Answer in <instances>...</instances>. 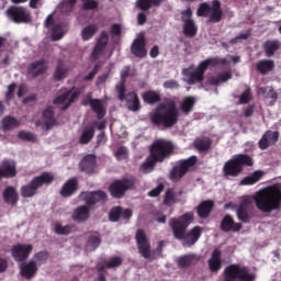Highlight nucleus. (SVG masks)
I'll return each instance as SVG.
<instances>
[{
    "mask_svg": "<svg viewBox=\"0 0 281 281\" xmlns=\"http://www.w3.org/2000/svg\"><path fill=\"white\" fill-rule=\"evenodd\" d=\"M254 202L262 213H271L281 207V191L278 186H271L257 191L254 196H244L237 210V217L240 222L249 221L248 211Z\"/></svg>",
    "mask_w": 281,
    "mask_h": 281,
    "instance_id": "f257e3e1",
    "label": "nucleus"
},
{
    "mask_svg": "<svg viewBox=\"0 0 281 281\" xmlns=\"http://www.w3.org/2000/svg\"><path fill=\"white\" fill-rule=\"evenodd\" d=\"M192 220H193V214L187 213L181 217H179L178 220L172 218L169 221V225L173 232L175 238L181 239L182 246L184 248H189L193 246L201 236L202 229L199 226H195L194 228L191 229L190 233L184 235L186 228L192 223Z\"/></svg>",
    "mask_w": 281,
    "mask_h": 281,
    "instance_id": "f03ea898",
    "label": "nucleus"
},
{
    "mask_svg": "<svg viewBox=\"0 0 281 281\" xmlns=\"http://www.w3.org/2000/svg\"><path fill=\"white\" fill-rule=\"evenodd\" d=\"M172 153V144L166 139H157L150 147V156L140 166L143 173H150L155 169V164L162 162Z\"/></svg>",
    "mask_w": 281,
    "mask_h": 281,
    "instance_id": "7ed1b4c3",
    "label": "nucleus"
},
{
    "mask_svg": "<svg viewBox=\"0 0 281 281\" xmlns=\"http://www.w3.org/2000/svg\"><path fill=\"white\" fill-rule=\"evenodd\" d=\"M228 59H232L234 64L239 61L238 56H231L228 55L226 58L216 59V58H209L200 63L196 69L193 67H189L182 70V75L184 76V82L188 85H195V82H201L203 80V74L207 66L211 64H226Z\"/></svg>",
    "mask_w": 281,
    "mask_h": 281,
    "instance_id": "20e7f679",
    "label": "nucleus"
},
{
    "mask_svg": "<svg viewBox=\"0 0 281 281\" xmlns=\"http://www.w3.org/2000/svg\"><path fill=\"white\" fill-rule=\"evenodd\" d=\"M150 122L156 126H164V128H171L178 122V111L175 102L159 105L155 112L150 114Z\"/></svg>",
    "mask_w": 281,
    "mask_h": 281,
    "instance_id": "39448f33",
    "label": "nucleus"
},
{
    "mask_svg": "<svg viewBox=\"0 0 281 281\" xmlns=\"http://www.w3.org/2000/svg\"><path fill=\"white\" fill-rule=\"evenodd\" d=\"M55 177L53 173L44 172L38 177H35L29 184H25L21 188V195L24 199L34 198L37 193V190L44 186L53 183Z\"/></svg>",
    "mask_w": 281,
    "mask_h": 281,
    "instance_id": "423d86ee",
    "label": "nucleus"
},
{
    "mask_svg": "<svg viewBox=\"0 0 281 281\" xmlns=\"http://www.w3.org/2000/svg\"><path fill=\"white\" fill-rule=\"evenodd\" d=\"M254 165L252 159L247 155H235L233 159L228 160L224 168V176L225 177H237L243 166L251 167Z\"/></svg>",
    "mask_w": 281,
    "mask_h": 281,
    "instance_id": "0eeeda50",
    "label": "nucleus"
},
{
    "mask_svg": "<svg viewBox=\"0 0 281 281\" xmlns=\"http://www.w3.org/2000/svg\"><path fill=\"white\" fill-rule=\"evenodd\" d=\"M255 276L248 268L240 265H229L224 270V281H254Z\"/></svg>",
    "mask_w": 281,
    "mask_h": 281,
    "instance_id": "6e6552de",
    "label": "nucleus"
},
{
    "mask_svg": "<svg viewBox=\"0 0 281 281\" xmlns=\"http://www.w3.org/2000/svg\"><path fill=\"white\" fill-rule=\"evenodd\" d=\"M196 164V157L192 156L186 160L180 161L170 172V180L178 182L184 175Z\"/></svg>",
    "mask_w": 281,
    "mask_h": 281,
    "instance_id": "1a4fd4ad",
    "label": "nucleus"
},
{
    "mask_svg": "<svg viewBox=\"0 0 281 281\" xmlns=\"http://www.w3.org/2000/svg\"><path fill=\"white\" fill-rule=\"evenodd\" d=\"M135 186V179H124L123 181H115L110 187V193L115 199H122L124 193Z\"/></svg>",
    "mask_w": 281,
    "mask_h": 281,
    "instance_id": "9d476101",
    "label": "nucleus"
},
{
    "mask_svg": "<svg viewBox=\"0 0 281 281\" xmlns=\"http://www.w3.org/2000/svg\"><path fill=\"white\" fill-rule=\"evenodd\" d=\"M79 200L88 206L95 205L98 203H106L108 196L104 191H93V192H81Z\"/></svg>",
    "mask_w": 281,
    "mask_h": 281,
    "instance_id": "9b49d317",
    "label": "nucleus"
},
{
    "mask_svg": "<svg viewBox=\"0 0 281 281\" xmlns=\"http://www.w3.org/2000/svg\"><path fill=\"white\" fill-rule=\"evenodd\" d=\"M136 240L138 245V252L142 255V257L146 260H154L155 255L150 250V244L148 243V239H146V234L144 233V231H137Z\"/></svg>",
    "mask_w": 281,
    "mask_h": 281,
    "instance_id": "f8f14e48",
    "label": "nucleus"
},
{
    "mask_svg": "<svg viewBox=\"0 0 281 281\" xmlns=\"http://www.w3.org/2000/svg\"><path fill=\"white\" fill-rule=\"evenodd\" d=\"M80 93L75 90H63V93H60L54 101L59 109L66 110L70 104H72L74 101L78 100Z\"/></svg>",
    "mask_w": 281,
    "mask_h": 281,
    "instance_id": "ddd939ff",
    "label": "nucleus"
},
{
    "mask_svg": "<svg viewBox=\"0 0 281 281\" xmlns=\"http://www.w3.org/2000/svg\"><path fill=\"white\" fill-rule=\"evenodd\" d=\"M7 15L15 23L31 22V14L23 7H11L7 10Z\"/></svg>",
    "mask_w": 281,
    "mask_h": 281,
    "instance_id": "4468645a",
    "label": "nucleus"
},
{
    "mask_svg": "<svg viewBox=\"0 0 281 281\" xmlns=\"http://www.w3.org/2000/svg\"><path fill=\"white\" fill-rule=\"evenodd\" d=\"M33 251V245L31 244H19L12 247V257L15 261L26 260Z\"/></svg>",
    "mask_w": 281,
    "mask_h": 281,
    "instance_id": "2eb2a0df",
    "label": "nucleus"
},
{
    "mask_svg": "<svg viewBox=\"0 0 281 281\" xmlns=\"http://www.w3.org/2000/svg\"><path fill=\"white\" fill-rule=\"evenodd\" d=\"M38 271L36 261L30 260L20 265V274L26 280L33 279Z\"/></svg>",
    "mask_w": 281,
    "mask_h": 281,
    "instance_id": "dca6fc26",
    "label": "nucleus"
},
{
    "mask_svg": "<svg viewBox=\"0 0 281 281\" xmlns=\"http://www.w3.org/2000/svg\"><path fill=\"white\" fill-rule=\"evenodd\" d=\"M223 11L221 9V3L218 0H213L211 2V7L209 10V14L206 15L207 21L212 23H217L222 20Z\"/></svg>",
    "mask_w": 281,
    "mask_h": 281,
    "instance_id": "f3484780",
    "label": "nucleus"
},
{
    "mask_svg": "<svg viewBox=\"0 0 281 281\" xmlns=\"http://www.w3.org/2000/svg\"><path fill=\"white\" fill-rule=\"evenodd\" d=\"M132 53L138 57L146 56V37L144 36V33L138 34L132 44Z\"/></svg>",
    "mask_w": 281,
    "mask_h": 281,
    "instance_id": "a211bd4d",
    "label": "nucleus"
},
{
    "mask_svg": "<svg viewBox=\"0 0 281 281\" xmlns=\"http://www.w3.org/2000/svg\"><path fill=\"white\" fill-rule=\"evenodd\" d=\"M71 218L77 224L86 223L90 218V209L87 205L76 207Z\"/></svg>",
    "mask_w": 281,
    "mask_h": 281,
    "instance_id": "6ab92c4d",
    "label": "nucleus"
},
{
    "mask_svg": "<svg viewBox=\"0 0 281 281\" xmlns=\"http://www.w3.org/2000/svg\"><path fill=\"white\" fill-rule=\"evenodd\" d=\"M97 169V157L94 155L86 156L80 162V170L87 175H92Z\"/></svg>",
    "mask_w": 281,
    "mask_h": 281,
    "instance_id": "aec40b11",
    "label": "nucleus"
},
{
    "mask_svg": "<svg viewBox=\"0 0 281 281\" xmlns=\"http://www.w3.org/2000/svg\"><path fill=\"white\" fill-rule=\"evenodd\" d=\"M279 133L268 131L263 134L258 145L261 150H266L268 147L274 145L278 142Z\"/></svg>",
    "mask_w": 281,
    "mask_h": 281,
    "instance_id": "412c9836",
    "label": "nucleus"
},
{
    "mask_svg": "<svg viewBox=\"0 0 281 281\" xmlns=\"http://www.w3.org/2000/svg\"><path fill=\"white\" fill-rule=\"evenodd\" d=\"M221 229L225 233H237L241 229V225L240 223H234V220L231 215H225L221 224Z\"/></svg>",
    "mask_w": 281,
    "mask_h": 281,
    "instance_id": "4be33fe9",
    "label": "nucleus"
},
{
    "mask_svg": "<svg viewBox=\"0 0 281 281\" xmlns=\"http://www.w3.org/2000/svg\"><path fill=\"white\" fill-rule=\"evenodd\" d=\"M108 42H109V33L102 32L91 55L93 59H98L100 55H102V52L104 50V47L106 46Z\"/></svg>",
    "mask_w": 281,
    "mask_h": 281,
    "instance_id": "5701e85b",
    "label": "nucleus"
},
{
    "mask_svg": "<svg viewBox=\"0 0 281 281\" xmlns=\"http://www.w3.org/2000/svg\"><path fill=\"white\" fill-rule=\"evenodd\" d=\"M128 76H135V74L131 72V67L126 66L122 69L121 71V82L119 85H116V91L119 93V100H124V82H126V78H128Z\"/></svg>",
    "mask_w": 281,
    "mask_h": 281,
    "instance_id": "b1692460",
    "label": "nucleus"
},
{
    "mask_svg": "<svg viewBox=\"0 0 281 281\" xmlns=\"http://www.w3.org/2000/svg\"><path fill=\"white\" fill-rule=\"evenodd\" d=\"M78 190V180L76 178L69 179L61 188L60 195L64 198L71 196Z\"/></svg>",
    "mask_w": 281,
    "mask_h": 281,
    "instance_id": "393cba45",
    "label": "nucleus"
},
{
    "mask_svg": "<svg viewBox=\"0 0 281 281\" xmlns=\"http://www.w3.org/2000/svg\"><path fill=\"white\" fill-rule=\"evenodd\" d=\"M21 122L18 121L13 116H5L0 122V131H3L4 133H8V131H13V128H18L20 126Z\"/></svg>",
    "mask_w": 281,
    "mask_h": 281,
    "instance_id": "a878e982",
    "label": "nucleus"
},
{
    "mask_svg": "<svg viewBox=\"0 0 281 281\" xmlns=\"http://www.w3.org/2000/svg\"><path fill=\"white\" fill-rule=\"evenodd\" d=\"M3 201L9 205H15L19 202V193L15 188L8 187L3 191Z\"/></svg>",
    "mask_w": 281,
    "mask_h": 281,
    "instance_id": "bb28decb",
    "label": "nucleus"
},
{
    "mask_svg": "<svg viewBox=\"0 0 281 281\" xmlns=\"http://www.w3.org/2000/svg\"><path fill=\"white\" fill-rule=\"evenodd\" d=\"M47 70V63L45 60H37L29 67V74L30 76H41V74H44V71Z\"/></svg>",
    "mask_w": 281,
    "mask_h": 281,
    "instance_id": "cd10ccee",
    "label": "nucleus"
},
{
    "mask_svg": "<svg viewBox=\"0 0 281 281\" xmlns=\"http://www.w3.org/2000/svg\"><path fill=\"white\" fill-rule=\"evenodd\" d=\"M263 175H265V172L262 170H256L252 175L245 177L240 181V186H244V187L255 186L256 183H258L261 180Z\"/></svg>",
    "mask_w": 281,
    "mask_h": 281,
    "instance_id": "c85d7f7f",
    "label": "nucleus"
},
{
    "mask_svg": "<svg viewBox=\"0 0 281 281\" xmlns=\"http://www.w3.org/2000/svg\"><path fill=\"white\" fill-rule=\"evenodd\" d=\"M89 104L94 113H97L98 120H102V117L106 115V108L104 106V103L99 99H91Z\"/></svg>",
    "mask_w": 281,
    "mask_h": 281,
    "instance_id": "c756f323",
    "label": "nucleus"
},
{
    "mask_svg": "<svg viewBox=\"0 0 281 281\" xmlns=\"http://www.w3.org/2000/svg\"><path fill=\"white\" fill-rule=\"evenodd\" d=\"M56 120L54 119L53 108H47L43 112V126L46 131H49L52 126H55Z\"/></svg>",
    "mask_w": 281,
    "mask_h": 281,
    "instance_id": "7c9ffc66",
    "label": "nucleus"
},
{
    "mask_svg": "<svg viewBox=\"0 0 281 281\" xmlns=\"http://www.w3.org/2000/svg\"><path fill=\"white\" fill-rule=\"evenodd\" d=\"M209 268L211 272H217L221 269V251L214 249L211 258L209 259Z\"/></svg>",
    "mask_w": 281,
    "mask_h": 281,
    "instance_id": "2f4dec72",
    "label": "nucleus"
},
{
    "mask_svg": "<svg viewBox=\"0 0 281 281\" xmlns=\"http://www.w3.org/2000/svg\"><path fill=\"white\" fill-rule=\"evenodd\" d=\"M95 130L92 126H87L82 130L81 135L79 137V143L81 145H88L94 137Z\"/></svg>",
    "mask_w": 281,
    "mask_h": 281,
    "instance_id": "473e14b6",
    "label": "nucleus"
},
{
    "mask_svg": "<svg viewBox=\"0 0 281 281\" xmlns=\"http://www.w3.org/2000/svg\"><path fill=\"white\" fill-rule=\"evenodd\" d=\"M4 178H13L16 175L15 162L13 160H3L2 169Z\"/></svg>",
    "mask_w": 281,
    "mask_h": 281,
    "instance_id": "72a5a7b5",
    "label": "nucleus"
},
{
    "mask_svg": "<svg viewBox=\"0 0 281 281\" xmlns=\"http://www.w3.org/2000/svg\"><path fill=\"white\" fill-rule=\"evenodd\" d=\"M69 74V67L65 63H59L54 71V80H65Z\"/></svg>",
    "mask_w": 281,
    "mask_h": 281,
    "instance_id": "f704fd0d",
    "label": "nucleus"
},
{
    "mask_svg": "<svg viewBox=\"0 0 281 281\" xmlns=\"http://www.w3.org/2000/svg\"><path fill=\"white\" fill-rule=\"evenodd\" d=\"M214 203L211 200L203 201L199 206H198V215L201 218H206L211 211L213 210Z\"/></svg>",
    "mask_w": 281,
    "mask_h": 281,
    "instance_id": "c9c22d12",
    "label": "nucleus"
},
{
    "mask_svg": "<svg viewBox=\"0 0 281 281\" xmlns=\"http://www.w3.org/2000/svg\"><path fill=\"white\" fill-rule=\"evenodd\" d=\"M126 102L130 111H139V98L135 92L127 94Z\"/></svg>",
    "mask_w": 281,
    "mask_h": 281,
    "instance_id": "e433bc0d",
    "label": "nucleus"
},
{
    "mask_svg": "<svg viewBox=\"0 0 281 281\" xmlns=\"http://www.w3.org/2000/svg\"><path fill=\"white\" fill-rule=\"evenodd\" d=\"M100 247V236L97 234L91 235L86 244V251L92 252Z\"/></svg>",
    "mask_w": 281,
    "mask_h": 281,
    "instance_id": "4c0bfd02",
    "label": "nucleus"
},
{
    "mask_svg": "<svg viewBox=\"0 0 281 281\" xmlns=\"http://www.w3.org/2000/svg\"><path fill=\"white\" fill-rule=\"evenodd\" d=\"M99 31V26L95 24H89L81 31L82 40L89 41L91 37H93L97 32Z\"/></svg>",
    "mask_w": 281,
    "mask_h": 281,
    "instance_id": "58836bf2",
    "label": "nucleus"
},
{
    "mask_svg": "<svg viewBox=\"0 0 281 281\" xmlns=\"http://www.w3.org/2000/svg\"><path fill=\"white\" fill-rule=\"evenodd\" d=\"M194 104H195V99L193 97H187L183 99V101L180 104V111H182L184 115H188V113L192 111Z\"/></svg>",
    "mask_w": 281,
    "mask_h": 281,
    "instance_id": "ea45409f",
    "label": "nucleus"
},
{
    "mask_svg": "<svg viewBox=\"0 0 281 281\" xmlns=\"http://www.w3.org/2000/svg\"><path fill=\"white\" fill-rule=\"evenodd\" d=\"M143 100L147 102V104H155L161 100V95L158 92L149 90L143 94Z\"/></svg>",
    "mask_w": 281,
    "mask_h": 281,
    "instance_id": "a19ab883",
    "label": "nucleus"
},
{
    "mask_svg": "<svg viewBox=\"0 0 281 281\" xmlns=\"http://www.w3.org/2000/svg\"><path fill=\"white\" fill-rule=\"evenodd\" d=\"M67 33V29H65L60 24H55L52 30V40L53 41H59L64 37V35Z\"/></svg>",
    "mask_w": 281,
    "mask_h": 281,
    "instance_id": "79ce46f5",
    "label": "nucleus"
},
{
    "mask_svg": "<svg viewBox=\"0 0 281 281\" xmlns=\"http://www.w3.org/2000/svg\"><path fill=\"white\" fill-rule=\"evenodd\" d=\"M273 67H274V64L272 60H260L257 64V69L262 75L268 74V71H272Z\"/></svg>",
    "mask_w": 281,
    "mask_h": 281,
    "instance_id": "37998d69",
    "label": "nucleus"
},
{
    "mask_svg": "<svg viewBox=\"0 0 281 281\" xmlns=\"http://www.w3.org/2000/svg\"><path fill=\"white\" fill-rule=\"evenodd\" d=\"M196 257L194 255H186L178 259V266L180 268H187L193 265L196 261Z\"/></svg>",
    "mask_w": 281,
    "mask_h": 281,
    "instance_id": "c03bdc74",
    "label": "nucleus"
},
{
    "mask_svg": "<svg viewBox=\"0 0 281 281\" xmlns=\"http://www.w3.org/2000/svg\"><path fill=\"white\" fill-rule=\"evenodd\" d=\"M196 25L193 20L183 22V33L189 36L193 37L196 34Z\"/></svg>",
    "mask_w": 281,
    "mask_h": 281,
    "instance_id": "a18cd8bd",
    "label": "nucleus"
},
{
    "mask_svg": "<svg viewBox=\"0 0 281 281\" xmlns=\"http://www.w3.org/2000/svg\"><path fill=\"white\" fill-rule=\"evenodd\" d=\"M194 147L199 151H206L211 147V142L209 138H199V139H195Z\"/></svg>",
    "mask_w": 281,
    "mask_h": 281,
    "instance_id": "49530a36",
    "label": "nucleus"
},
{
    "mask_svg": "<svg viewBox=\"0 0 281 281\" xmlns=\"http://www.w3.org/2000/svg\"><path fill=\"white\" fill-rule=\"evenodd\" d=\"M71 225H63L60 223H55L54 231L57 235H69L72 232Z\"/></svg>",
    "mask_w": 281,
    "mask_h": 281,
    "instance_id": "de8ad7c7",
    "label": "nucleus"
},
{
    "mask_svg": "<svg viewBox=\"0 0 281 281\" xmlns=\"http://www.w3.org/2000/svg\"><path fill=\"white\" fill-rule=\"evenodd\" d=\"M258 94L263 95L265 98L270 99V102H276L277 100V93L271 88H259Z\"/></svg>",
    "mask_w": 281,
    "mask_h": 281,
    "instance_id": "09e8293b",
    "label": "nucleus"
},
{
    "mask_svg": "<svg viewBox=\"0 0 281 281\" xmlns=\"http://www.w3.org/2000/svg\"><path fill=\"white\" fill-rule=\"evenodd\" d=\"M231 78H232V74L231 71H227V72L221 74L218 78L216 77L210 78L209 82L210 85H220V82H227V80H231Z\"/></svg>",
    "mask_w": 281,
    "mask_h": 281,
    "instance_id": "8fccbe9b",
    "label": "nucleus"
},
{
    "mask_svg": "<svg viewBox=\"0 0 281 281\" xmlns=\"http://www.w3.org/2000/svg\"><path fill=\"white\" fill-rule=\"evenodd\" d=\"M177 202V194L172 189L166 191L164 204L167 206H172Z\"/></svg>",
    "mask_w": 281,
    "mask_h": 281,
    "instance_id": "3c124183",
    "label": "nucleus"
},
{
    "mask_svg": "<svg viewBox=\"0 0 281 281\" xmlns=\"http://www.w3.org/2000/svg\"><path fill=\"white\" fill-rule=\"evenodd\" d=\"M263 47L267 56H272L273 53L279 48V43L278 41H268Z\"/></svg>",
    "mask_w": 281,
    "mask_h": 281,
    "instance_id": "603ef678",
    "label": "nucleus"
},
{
    "mask_svg": "<svg viewBox=\"0 0 281 281\" xmlns=\"http://www.w3.org/2000/svg\"><path fill=\"white\" fill-rule=\"evenodd\" d=\"M120 266H122V258L113 257L102 268H99V270L113 269V268H117Z\"/></svg>",
    "mask_w": 281,
    "mask_h": 281,
    "instance_id": "864d4df0",
    "label": "nucleus"
},
{
    "mask_svg": "<svg viewBox=\"0 0 281 281\" xmlns=\"http://www.w3.org/2000/svg\"><path fill=\"white\" fill-rule=\"evenodd\" d=\"M211 9V2H203L199 5L198 10H196V15L198 16H204L207 18V14L210 12Z\"/></svg>",
    "mask_w": 281,
    "mask_h": 281,
    "instance_id": "5fc2aeb1",
    "label": "nucleus"
},
{
    "mask_svg": "<svg viewBox=\"0 0 281 281\" xmlns=\"http://www.w3.org/2000/svg\"><path fill=\"white\" fill-rule=\"evenodd\" d=\"M18 137H19V139L24 140V142H35L36 140L35 134H33L31 132H26V131H20L18 133Z\"/></svg>",
    "mask_w": 281,
    "mask_h": 281,
    "instance_id": "6e6d98bb",
    "label": "nucleus"
},
{
    "mask_svg": "<svg viewBox=\"0 0 281 281\" xmlns=\"http://www.w3.org/2000/svg\"><path fill=\"white\" fill-rule=\"evenodd\" d=\"M77 0H64L59 4V9L63 13H67L68 11H71L74 5L76 4Z\"/></svg>",
    "mask_w": 281,
    "mask_h": 281,
    "instance_id": "4d7b16f0",
    "label": "nucleus"
},
{
    "mask_svg": "<svg viewBox=\"0 0 281 281\" xmlns=\"http://www.w3.org/2000/svg\"><path fill=\"white\" fill-rule=\"evenodd\" d=\"M120 217H122V207H120V206L113 207L110 211V221L115 223V222L120 221Z\"/></svg>",
    "mask_w": 281,
    "mask_h": 281,
    "instance_id": "13d9d810",
    "label": "nucleus"
},
{
    "mask_svg": "<svg viewBox=\"0 0 281 281\" xmlns=\"http://www.w3.org/2000/svg\"><path fill=\"white\" fill-rule=\"evenodd\" d=\"M48 259V254L46 251H40L34 255V262L36 265H43L47 261Z\"/></svg>",
    "mask_w": 281,
    "mask_h": 281,
    "instance_id": "bf43d9fd",
    "label": "nucleus"
},
{
    "mask_svg": "<svg viewBox=\"0 0 281 281\" xmlns=\"http://www.w3.org/2000/svg\"><path fill=\"white\" fill-rule=\"evenodd\" d=\"M251 100L250 88L246 86L245 91L239 97V104H247Z\"/></svg>",
    "mask_w": 281,
    "mask_h": 281,
    "instance_id": "052dcab7",
    "label": "nucleus"
},
{
    "mask_svg": "<svg viewBox=\"0 0 281 281\" xmlns=\"http://www.w3.org/2000/svg\"><path fill=\"white\" fill-rule=\"evenodd\" d=\"M115 157L119 161L126 159L128 157V150H126V147H120L115 153Z\"/></svg>",
    "mask_w": 281,
    "mask_h": 281,
    "instance_id": "680f3d73",
    "label": "nucleus"
},
{
    "mask_svg": "<svg viewBox=\"0 0 281 281\" xmlns=\"http://www.w3.org/2000/svg\"><path fill=\"white\" fill-rule=\"evenodd\" d=\"M161 192H164V184L160 183L155 189H153L151 191L148 192V196L157 198V196H159V194H161Z\"/></svg>",
    "mask_w": 281,
    "mask_h": 281,
    "instance_id": "e2e57ef3",
    "label": "nucleus"
},
{
    "mask_svg": "<svg viewBox=\"0 0 281 281\" xmlns=\"http://www.w3.org/2000/svg\"><path fill=\"white\" fill-rule=\"evenodd\" d=\"M191 15H192V11L190 10V8H188V9L184 10V11H182V12H181V20L183 21V23L193 21V20L191 19Z\"/></svg>",
    "mask_w": 281,
    "mask_h": 281,
    "instance_id": "0e129e2a",
    "label": "nucleus"
},
{
    "mask_svg": "<svg viewBox=\"0 0 281 281\" xmlns=\"http://www.w3.org/2000/svg\"><path fill=\"white\" fill-rule=\"evenodd\" d=\"M83 1H86V2L83 3V8H85L86 10H94V9L98 8V5H99V2L93 1V0H83Z\"/></svg>",
    "mask_w": 281,
    "mask_h": 281,
    "instance_id": "69168bd1",
    "label": "nucleus"
},
{
    "mask_svg": "<svg viewBox=\"0 0 281 281\" xmlns=\"http://www.w3.org/2000/svg\"><path fill=\"white\" fill-rule=\"evenodd\" d=\"M151 1L150 0H138L137 5L142 10H148L150 9Z\"/></svg>",
    "mask_w": 281,
    "mask_h": 281,
    "instance_id": "338daca9",
    "label": "nucleus"
},
{
    "mask_svg": "<svg viewBox=\"0 0 281 281\" xmlns=\"http://www.w3.org/2000/svg\"><path fill=\"white\" fill-rule=\"evenodd\" d=\"M165 89H178L179 85L175 80H169L164 83Z\"/></svg>",
    "mask_w": 281,
    "mask_h": 281,
    "instance_id": "774afa93",
    "label": "nucleus"
}]
</instances>
